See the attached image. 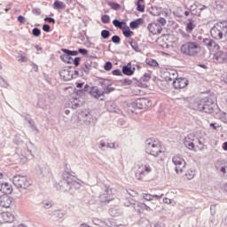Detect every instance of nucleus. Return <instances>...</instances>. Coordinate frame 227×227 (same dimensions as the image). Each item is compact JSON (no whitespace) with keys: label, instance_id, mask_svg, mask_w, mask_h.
<instances>
[{"label":"nucleus","instance_id":"28","mask_svg":"<svg viewBox=\"0 0 227 227\" xmlns=\"http://www.w3.org/2000/svg\"><path fill=\"white\" fill-rule=\"evenodd\" d=\"M125 207H132V208H137L136 207V200L132 199V197H126L124 201Z\"/></svg>","mask_w":227,"mask_h":227},{"label":"nucleus","instance_id":"6","mask_svg":"<svg viewBox=\"0 0 227 227\" xmlns=\"http://www.w3.org/2000/svg\"><path fill=\"white\" fill-rule=\"evenodd\" d=\"M114 200V192L109 186H105V191L99 195V201L101 203H109Z\"/></svg>","mask_w":227,"mask_h":227},{"label":"nucleus","instance_id":"11","mask_svg":"<svg viewBox=\"0 0 227 227\" xmlns=\"http://www.w3.org/2000/svg\"><path fill=\"white\" fill-rule=\"evenodd\" d=\"M15 221V215L10 212H4L0 214V224L6 223H13Z\"/></svg>","mask_w":227,"mask_h":227},{"label":"nucleus","instance_id":"49","mask_svg":"<svg viewBox=\"0 0 227 227\" xmlns=\"http://www.w3.org/2000/svg\"><path fill=\"white\" fill-rule=\"evenodd\" d=\"M114 87H105L104 90H102L104 95H109V93H113V91H114Z\"/></svg>","mask_w":227,"mask_h":227},{"label":"nucleus","instance_id":"12","mask_svg":"<svg viewBox=\"0 0 227 227\" xmlns=\"http://www.w3.org/2000/svg\"><path fill=\"white\" fill-rule=\"evenodd\" d=\"M194 139L195 137L193 135H188L187 137H185L184 141L185 148H187L188 150H192V152H196Z\"/></svg>","mask_w":227,"mask_h":227},{"label":"nucleus","instance_id":"53","mask_svg":"<svg viewBox=\"0 0 227 227\" xmlns=\"http://www.w3.org/2000/svg\"><path fill=\"white\" fill-rule=\"evenodd\" d=\"M74 64V67H79V65H81V58L80 57H75L74 59H73L71 60V65Z\"/></svg>","mask_w":227,"mask_h":227},{"label":"nucleus","instance_id":"21","mask_svg":"<svg viewBox=\"0 0 227 227\" xmlns=\"http://www.w3.org/2000/svg\"><path fill=\"white\" fill-rule=\"evenodd\" d=\"M160 153H162V146L160 145V142H158V145L153 147L151 153H147L148 155H153V157H159Z\"/></svg>","mask_w":227,"mask_h":227},{"label":"nucleus","instance_id":"2","mask_svg":"<svg viewBox=\"0 0 227 227\" xmlns=\"http://www.w3.org/2000/svg\"><path fill=\"white\" fill-rule=\"evenodd\" d=\"M200 40H201V36L196 37V35H193V41H189L181 46L180 51L182 54H184V56H190L192 58L198 56V54L201 52Z\"/></svg>","mask_w":227,"mask_h":227},{"label":"nucleus","instance_id":"5","mask_svg":"<svg viewBox=\"0 0 227 227\" xmlns=\"http://www.w3.org/2000/svg\"><path fill=\"white\" fill-rule=\"evenodd\" d=\"M12 184L17 189H27V187H31V181L26 176H14L12 177Z\"/></svg>","mask_w":227,"mask_h":227},{"label":"nucleus","instance_id":"61","mask_svg":"<svg viewBox=\"0 0 227 227\" xmlns=\"http://www.w3.org/2000/svg\"><path fill=\"white\" fill-rule=\"evenodd\" d=\"M78 54H82V56H86V54H88V50L84 48H79Z\"/></svg>","mask_w":227,"mask_h":227},{"label":"nucleus","instance_id":"26","mask_svg":"<svg viewBox=\"0 0 227 227\" xmlns=\"http://www.w3.org/2000/svg\"><path fill=\"white\" fill-rule=\"evenodd\" d=\"M143 22H145V20H143V18H138L131 21L129 23V27H131V29H137V27H139V26H141Z\"/></svg>","mask_w":227,"mask_h":227},{"label":"nucleus","instance_id":"42","mask_svg":"<svg viewBox=\"0 0 227 227\" xmlns=\"http://www.w3.org/2000/svg\"><path fill=\"white\" fill-rule=\"evenodd\" d=\"M37 107H39L40 109H43L45 111V109H47V102L40 98L37 102Z\"/></svg>","mask_w":227,"mask_h":227},{"label":"nucleus","instance_id":"19","mask_svg":"<svg viewBox=\"0 0 227 227\" xmlns=\"http://www.w3.org/2000/svg\"><path fill=\"white\" fill-rule=\"evenodd\" d=\"M13 189L12 185L8 183H0V192H3L4 195L12 194Z\"/></svg>","mask_w":227,"mask_h":227},{"label":"nucleus","instance_id":"35","mask_svg":"<svg viewBox=\"0 0 227 227\" xmlns=\"http://www.w3.org/2000/svg\"><path fill=\"white\" fill-rule=\"evenodd\" d=\"M93 224H95L96 226H100V224H106V226H113V223H111V222H106V221H102L98 218H94L92 220Z\"/></svg>","mask_w":227,"mask_h":227},{"label":"nucleus","instance_id":"16","mask_svg":"<svg viewBox=\"0 0 227 227\" xmlns=\"http://www.w3.org/2000/svg\"><path fill=\"white\" fill-rule=\"evenodd\" d=\"M147 28L152 35H160L162 33V26L159 23H150Z\"/></svg>","mask_w":227,"mask_h":227},{"label":"nucleus","instance_id":"58","mask_svg":"<svg viewBox=\"0 0 227 227\" xmlns=\"http://www.w3.org/2000/svg\"><path fill=\"white\" fill-rule=\"evenodd\" d=\"M121 84H123V86H130V84H132V80L130 79H123L121 81Z\"/></svg>","mask_w":227,"mask_h":227},{"label":"nucleus","instance_id":"24","mask_svg":"<svg viewBox=\"0 0 227 227\" xmlns=\"http://www.w3.org/2000/svg\"><path fill=\"white\" fill-rule=\"evenodd\" d=\"M122 74L124 75H134V71H132V63L129 62L127 65L122 67Z\"/></svg>","mask_w":227,"mask_h":227},{"label":"nucleus","instance_id":"15","mask_svg":"<svg viewBox=\"0 0 227 227\" xmlns=\"http://www.w3.org/2000/svg\"><path fill=\"white\" fill-rule=\"evenodd\" d=\"M160 141L155 140L154 138H148L145 140V153H152V151L155 145H157Z\"/></svg>","mask_w":227,"mask_h":227},{"label":"nucleus","instance_id":"51","mask_svg":"<svg viewBox=\"0 0 227 227\" xmlns=\"http://www.w3.org/2000/svg\"><path fill=\"white\" fill-rule=\"evenodd\" d=\"M194 175H196V172L193 170H188V172L185 174V176L188 180H192V178H194Z\"/></svg>","mask_w":227,"mask_h":227},{"label":"nucleus","instance_id":"45","mask_svg":"<svg viewBox=\"0 0 227 227\" xmlns=\"http://www.w3.org/2000/svg\"><path fill=\"white\" fill-rule=\"evenodd\" d=\"M149 223H150V222H149L148 219H146V218H141V219L138 221V224H139V226H141V227H147Z\"/></svg>","mask_w":227,"mask_h":227},{"label":"nucleus","instance_id":"17","mask_svg":"<svg viewBox=\"0 0 227 227\" xmlns=\"http://www.w3.org/2000/svg\"><path fill=\"white\" fill-rule=\"evenodd\" d=\"M204 45H206V47H207V49H215V51H219V49H221V47L219 46V44H217V43H215V41L210 39V38H204L202 40Z\"/></svg>","mask_w":227,"mask_h":227},{"label":"nucleus","instance_id":"20","mask_svg":"<svg viewBox=\"0 0 227 227\" xmlns=\"http://www.w3.org/2000/svg\"><path fill=\"white\" fill-rule=\"evenodd\" d=\"M60 77H62L65 81H72L74 79V73L69 71L68 69H63L59 72Z\"/></svg>","mask_w":227,"mask_h":227},{"label":"nucleus","instance_id":"37","mask_svg":"<svg viewBox=\"0 0 227 227\" xmlns=\"http://www.w3.org/2000/svg\"><path fill=\"white\" fill-rule=\"evenodd\" d=\"M130 47L135 51V52H141V50L139 49V46L137 45V42H136L134 39H131L129 42Z\"/></svg>","mask_w":227,"mask_h":227},{"label":"nucleus","instance_id":"14","mask_svg":"<svg viewBox=\"0 0 227 227\" xmlns=\"http://www.w3.org/2000/svg\"><path fill=\"white\" fill-rule=\"evenodd\" d=\"M13 199L9 195L0 196V207H3L4 208H10Z\"/></svg>","mask_w":227,"mask_h":227},{"label":"nucleus","instance_id":"10","mask_svg":"<svg viewBox=\"0 0 227 227\" xmlns=\"http://www.w3.org/2000/svg\"><path fill=\"white\" fill-rule=\"evenodd\" d=\"M173 86L175 90H184V88H187L189 86V80L187 78H176L173 81Z\"/></svg>","mask_w":227,"mask_h":227},{"label":"nucleus","instance_id":"9","mask_svg":"<svg viewBox=\"0 0 227 227\" xmlns=\"http://www.w3.org/2000/svg\"><path fill=\"white\" fill-rule=\"evenodd\" d=\"M131 106L132 107H137V109H146L148 107H152V100L145 98H138L133 102Z\"/></svg>","mask_w":227,"mask_h":227},{"label":"nucleus","instance_id":"52","mask_svg":"<svg viewBox=\"0 0 227 227\" xmlns=\"http://www.w3.org/2000/svg\"><path fill=\"white\" fill-rule=\"evenodd\" d=\"M112 68H113V63H111V61H107L105 63L104 69L106 72H110V70H112Z\"/></svg>","mask_w":227,"mask_h":227},{"label":"nucleus","instance_id":"29","mask_svg":"<svg viewBox=\"0 0 227 227\" xmlns=\"http://www.w3.org/2000/svg\"><path fill=\"white\" fill-rule=\"evenodd\" d=\"M143 198L146 201H153L154 198H156V200H160V198H162V194L161 195H152L149 193H143Z\"/></svg>","mask_w":227,"mask_h":227},{"label":"nucleus","instance_id":"7","mask_svg":"<svg viewBox=\"0 0 227 227\" xmlns=\"http://www.w3.org/2000/svg\"><path fill=\"white\" fill-rule=\"evenodd\" d=\"M146 173H152V167H150V165L146 164V165L137 166V168L135 172V176L137 180H143Z\"/></svg>","mask_w":227,"mask_h":227},{"label":"nucleus","instance_id":"59","mask_svg":"<svg viewBox=\"0 0 227 227\" xmlns=\"http://www.w3.org/2000/svg\"><path fill=\"white\" fill-rule=\"evenodd\" d=\"M43 208H51L52 202L45 200L43 202Z\"/></svg>","mask_w":227,"mask_h":227},{"label":"nucleus","instance_id":"39","mask_svg":"<svg viewBox=\"0 0 227 227\" xmlns=\"http://www.w3.org/2000/svg\"><path fill=\"white\" fill-rule=\"evenodd\" d=\"M107 4L112 10L118 11L121 9V5L116 2H107Z\"/></svg>","mask_w":227,"mask_h":227},{"label":"nucleus","instance_id":"18","mask_svg":"<svg viewBox=\"0 0 227 227\" xmlns=\"http://www.w3.org/2000/svg\"><path fill=\"white\" fill-rule=\"evenodd\" d=\"M215 168L223 173V176L227 177V162L225 160H221L215 163Z\"/></svg>","mask_w":227,"mask_h":227},{"label":"nucleus","instance_id":"64","mask_svg":"<svg viewBox=\"0 0 227 227\" xmlns=\"http://www.w3.org/2000/svg\"><path fill=\"white\" fill-rule=\"evenodd\" d=\"M32 13L34 15H41L42 11L40 10V8H34V9H32Z\"/></svg>","mask_w":227,"mask_h":227},{"label":"nucleus","instance_id":"4","mask_svg":"<svg viewBox=\"0 0 227 227\" xmlns=\"http://www.w3.org/2000/svg\"><path fill=\"white\" fill-rule=\"evenodd\" d=\"M211 36L215 40H223L224 35H227V21L217 22L210 30Z\"/></svg>","mask_w":227,"mask_h":227},{"label":"nucleus","instance_id":"43","mask_svg":"<svg viewBox=\"0 0 227 227\" xmlns=\"http://www.w3.org/2000/svg\"><path fill=\"white\" fill-rule=\"evenodd\" d=\"M146 65H148L149 67H159V62H157V60L153 59H147L145 60Z\"/></svg>","mask_w":227,"mask_h":227},{"label":"nucleus","instance_id":"23","mask_svg":"<svg viewBox=\"0 0 227 227\" xmlns=\"http://www.w3.org/2000/svg\"><path fill=\"white\" fill-rule=\"evenodd\" d=\"M90 96L93 97V98L98 100V98L104 97V92L98 90V87L93 86L92 90H90Z\"/></svg>","mask_w":227,"mask_h":227},{"label":"nucleus","instance_id":"50","mask_svg":"<svg viewBox=\"0 0 227 227\" xmlns=\"http://www.w3.org/2000/svg\"><path fill=\"white\" fill-rule=\"evenodd\" d=\"M32 35L33 36L38 37L42 35V30L38 27H35L32 29Z\"/></svg>","mask_w":227,"mask_h":227},{"label":"nucleus","instance_id":"36","mask_svg":"<svg viewBox=\"0 0 227 227\" xmlns=\"http://www.w3.org/2000/svg\"><path fill=\"white\" fill-rule=\"evenodd\" d=\"M60 59L64 61V63H67V65H72V59H74L72 58V56L67 53H64V55L60 56Z\"/></svg>","mask_w":227,"mask_h":227},{"label":"nucleus","instance_id":"62","mask_svg":"<svg viewBox=\"0 0 227 227\" xmlns=\"http://www.w3.org/2000/svg\"><path fill=\"white\" fill-rule=\"evenodd\" d=\"M0 86L2 88H8V82L4 80L3 78L0 79Z\"/></svg>","mask_w":227,"mask_h":227},{"label":"nucleus","instance_id":"47","mask_svg":"<svg viewBox=\"0 0 227 227\" xmlns=\"http://www.w3.org/2000/svg\"><path fill=\"white\" fill-rule=\"evenodd\" d=\"M113 24L115 27H119V29H123V26H121V24H123V21H120L119 20H113Z\"/></svg>","mask_w":227,"mask_h":227},{"label":"nucleus","instance_id":"32","mask_svg":"<svg viewBox=\"0 0 227 227\" xmlns=\"http://www.w3.org/2000/svg\"><path fill=\"white\" fill-rule=\"evenodd\" d=\"M54 10H65L67 8V4L65 3L56 0L53 4Z\"/></svg>","mask_w":227,"mask_h":227},{"label":"nucleus","instance_id":"55","mask_svg":"<svg viewBox=\"0 0 227 227\" xmlns=\"http://www.w3.org/2000/svg\"><path fill=\"white\" fill-rule=\"evenodd\" d=\"M150 79H152V76L150 75V74H145L140 81H143V82H148V81H150Z\"/></svg>","mask_w":227,"mask_h":227},{"label":"nucleus","instance_id":"31","mask_svg":"<svg viewBox=\"0 0 227 227\" xmlns=\"http://www.w3.org/2000/svg\"><path fill=\"white\" fill-rule=\"evenodd\" d=\"M108 111H110V113H116L117 114H120V113H121V110L118 108V106H116V103H110L108 105Z\"/></svg>","mask_w":227,"mask_h":227},{"label":"nucleus","instance_id":"41","mask_svg":"<svg viewBox=\"0 0 227 227\" xmlns=\"http://www.w3.org/2000/svg\"><path fill=\"white\" fill-rule=\"evenodd\" d=\"M100 86H103V88H107V86H111V80L109 79H100L99 80Z\"/></svg>","mask_w":227,"mask_h":227},{"label":"nucleus","instance_id":"46","mask_svg":"<svg viewBox=\"0 0 227 227\" xmlns=\"http://www.w3.org/2000/svg\"><path fill=\"white\" fill-rule=\"evenodd\" d=\"M13 143H14V145H17L19 146L20 145H24V140H22V138H20V137L16 135L13 138Z\"/></svg>","mask_w":227,"mask_h":227},{"label":"nucleus","instance_id":"22","mask_svg":"<svg viewBox=\"0 0 227 227\" xmlns=\"http://www.w3.org/2000/svg\"><path fill=\"white\" fill-rule=\"evenodd\" d=\"M82 118H83V121H87L88 123H97V117L91 115L90 113H82Z\"/></svg>","mask_w":227,"mask_h":227},{"label":"nucleus","instance_id":"13","mask_svg":"<svg viewBox=\"0 0 227 227\" xmlns=\"http://www.w3.org/2000/svg\"><path fill=\"white\" fill-rule=\"evenodd\" d=\"M213 59H215V61H217V63H227V52L218 51L214 54Z\"/></svg>","mask_w":227,"mask_h":227},{"label":"nucleus","instance_id":"8","mask_svg":"<svg viewBox=\"0 0 227 227\" xmlns=\"http://www.w3.org/2000/svg\"><path fill=\"white\" fill-rule=\"evenodd\" d=\"M172 162L175 164V171L176 173H184V168H185V160L182 158L180 155H176L172 158Z\"/></svg>","mask_w":227,"mask_h":227},{"label":"nucleus","instance_id":"25","mask_svg":"<svg viewBox=\"0 0 227 227\" xmlns=\"http://www.w3.org/2000/svg\"><path fill=\"white\" fill-rule=\"evenodd\" d=\"M193 141H194L195 148H198V150H200V152L202 150H207V145H205V144H203V141H201V139L195 137Z\"/></svg>","mask_w":227,"mask_h":227},{"label":"nucleus","instance_id":"33","mask_svg":"<svg viewBox=\"0 0 227 227\" xmlns=\"http://www.w3.org/2000/svg\"><path fill=\"white\" fill-rule=\"evenodd\" d=\"M19 152H20V150L17 149L15 157L18 159L20 164H26V162H27V158L22 154H20Z\"/></svg>","mask_w":227,"mask_h":227},{"label":"nucleus","instance_id":"48","mask_svg":"<svg viewBox=\"0 0 227 227\" xmlns=\"http://www.w3.org/2000/svg\"><path fill=\"white\" fill-rule=\"evenodd\" d=\"M101 21L103 22V24H109V22H111V17H109V15L107 14H104L101 17Z\"/></svg>","mask_w":227,"mask_h":227},{"label":"nucleus","instance_id":"44","mask_svg":"<svg viewBox=\"0 0 227 227\" xmlns=\"http://www.w3.org/2000/svg\"><path fill=\"white\" fill-rule=\"evenodd\" d=\"M111 36V32L107 29H104L101 31V37L104 40H109V37Z\"/></svg>","mask_w":227,"mask_h":227},{"label":"nucleus","instance_id":"54","mask_svg":"<svg viewBox=\"0 0 227 227\" xmlns=\"http://www.w3.org/2000/svg\"><path fill=\"white\" fill-rule=\"evenodd\" d=\"M112 42L113 43H115L116 45H118L119 43H121V38H120L119 35H114L112 36Z\"/></svg>","mask_w":227,"mask_h":227},{"label":"nucleus","instance_id":"60","mask_svg":"<svg viewBox=\"0 0 227 227\" xmlns=\"http://www.w3.org/2000/svg\"><path fill=\"white\" fill-rule=\"evenodd\" d=\"M43 31H44V33H51V25L49 24L43 25Z\"/></svg>","mask_w":227,"mask_h":227},{"label":"nucleus","instance_id":"30","mask_svg":"<svg viewBox=\"0 0 227 227\" xmlns=\"http://www.w3.org/2000/svg\"><path fill=\"white\" fill-rule=\"evenodd\" d=\"M93 68L90 62H85L82 65L81 70L82 71V74H90V71Z\"/></svg>","mask_w":227,"mask_h":227},{"label":"nucleus","instance_id":"38","mask_svg":"<svg viewBox=\"0 0 227 227\" xmlns=\"http://www.w3.org/2000/svg\"><path fill=\"white\" fill-rule=\"evenodd\" d=\"M61 51L67 56H79V51H70L68 49L62 48Z\"/></svg>","mask_w":227,"mask_h":227},{"label":"nucleus","instance_id":"56","mask_svg":"<svg viewBox=\"0 0 227 227\" xmlns=\"http://www.w3.org/2000/svg\"><path fill=\"white\" fill-rule=\"evenodd\" d=\"M137 11L144 13L145 12V5L141 4L139 2H137Z\"/></svg>","mask_w":227,"mask_h":227},{"label":"nucleus","instance_id":"34","mask_svg":"<svg viewBox=\"0 0 227 227\" xmlns=\"http://www.w3.org/2000/svg\"><path fill=\"white\" fill-rule=\"evenodd\" d=\"M121 29H122V34L126 38H130V36L134 35V32L130 30V27L129 26H126Z\"/></svg>","mask_w":227,"mask_h":227},{"label":"nucleus","instance_id":"1","mask_svg":"<svg viewBox=\"0 0 227 227\" xmlns=\"http://www.w3.org/2000/svg\"><path fill=\"white\" fill-rule=\"evenodd\" d=\"M56 187L58 191H61L62 192H69V191H72V189H74L75 191L81 189V183L75 176L66 172L62 175V179L59 182Z\"/></svg>","mask_w":227,"mask_h":227},{"label":"nucleus","instance_id":"27","mask_svg":"<svg viewBox=\"0 0 227 227\" xmlns=\"http://www.w3.org/2000/svg\"><path fill=\"white\" fill-rule=\"evenodd\" d=\"M195 27H196V21H194L193 20H188V22L185 27L186 33H192Z\"/></svg>","mask_w":227,"mask_h":227},{"label":"nucleus","instance_id":"3","mask_svg":"<svg viewBox=\"0 0 227 227\" xmlns=\"http://www.w3.org/2000/svg\"><path fill=\"white\" fill-rule=\"evenodd\" d=\"M194 107L197 111L207 113V114H214V113H217V111H219V107H217L214 99L208 98L195 103Z\"/></svg>","mask_w":227,"mask_h":227},{"label":"nucleus","instance_id":"40","mask_svg":"<svg viewBox=\"0 0 227 227\" xmlns=\"http://www.w3.org/2000/svg\"><path fill=\"white\" fill-rule=\"evenodd\" d=\"M168 74L169 76H167L168 78V81L176 80V77H178V73L175 70H169Z\"/></svg>","mask_w":227,"mask_h":227},{"label":"nucleus","instance_id":"57","mask_svg":"<svg viewBox=\"0 0 227 227\" xmlns=\"http://www.w3.org/2000/svg\"><path fill=\"white\" fill-rule=\"evenodd\" d=\"M82 90H83V92L89 93L90 95L91 90H93V87H90V85L86 84L84 85Z\"/></svg>","mask_w":227,"mask_h":227},{"label":"nucleus","instance_id":"63","mask_svg":"<svg viewBox=\"0 0 227 227\" xmlns=\"http://www.w3.org/2000/svg\"><path fill=\"white\" fill-rule=\"evenodd\" d=\"M112 74L113 75H119V76L123 75L122 71L120 69H114V71H112Z\"/></svg>","mask_w":227,"mask_h":227}]
</instances>
